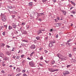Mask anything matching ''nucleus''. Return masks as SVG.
I'll list each match as a JSON object with an SVG mask.
<instances>
[{
    "label": "nucleus",
    "instance_id": "1",
    "mask_svg": "<svg viewBox=\"0 0 76 76\" xmlns=\"http://www.w3.org/2000/svg\"><path fill=\"white\" fill-rule=\"evenodd\" d=\"M1 18L3 22H5V21H6L7 18H6V15H5L4 14H2V13H1Z\"/></svg>",
    "mask_w": 76,
    "mask_h": 76
},
{
    "label": "nucleus",
    "instance_id": "2",
    "mask_svg": "<svg viewBox=\"0 0 76 76\" xmlns=\"http://www.w3.org/2000/svg\"><path fill=\"white\" fill-rule=\"evenodd\" d=\"M49 70L50 72H54L56 71H58V69H53V68H50L49 69Z\"/></svg>",
    "mask_w": 76,
    "mask_h": 76
},
{
    "label": "nucleus",
    "instance_id": "3",
    "mask_svg": "<svg viewBox=\"0 0 76 76\" xmlns=\"http://www.w3.org/2000/svg\"><path fill=\"white\" fill-rule=\"evenodd\" d=\"M55 43V41H52L49 44V47H52L53 46V44Z\"/></svg>",
    "mask_w": 76,
    "mask_h": 76
},
{
    "label": "nucleus",
    "instance_id": "4",
    "mask_svg": "<svg viewBox=\"0 0 76 76\" xmlns=\"http://www.w3.org/2000/svg\"><path fill=\"white\" fill-rule=\"evenodd\" d=\"M29 64L31 67H34L35 66V65H34V63L32 61L29 62Z\"/></svg>",
    "mask_w": 76,
    "mask_h": 76
},
{
    "label": "nucleus",
    "instance_id": "5",
    "mask_svg": "<svg viewBox=\"0 0 76 76\" xmlns=\"http://www.w3.org/2000/svg\"><path fill=\"white\" fill-rule=\"evenodd\" d=\"M35 45H32L30 47V49L31 50H34L35 48Z\"/></svg>",
    "mask_w": 76,
    "mask_h": 76
},
{
    "label": "nucleus",
    "instance_id": "6",
    "mask_svg": "<svg viewBox=\"0 0 76 76\" xmlns=\"http://www.w3.org/2000/svg\"><path fill=\"white\" fill-rule=\"evenodd\" d=\"M12 26L13 28L15 29L16 28V27H17V25L14 23H12Z\"/></svg>",
    "mask_w": 76,
    "mask_h": 76
},
{
    "label": "nucleus",
    "instance_id": "7",
    "mask_svg": "<svg viewBox=\"0 0 76 76\" xmlns=\"http://www.w3.org/2000/svg\"><path fill=\"white\" fill-rule=\"evenodd\" d=\"M70 73V72L68 71H65L63 72V74L64 76H66V75H67L68 74H69Z\"/></svg>",
    "mask_w": 76,
    "mask_h": 76
},
{
    "label": "nucleus",
    "instance_id": "8",
    "mask_svg": "<svg viewBox=\"0 0 76 76\" xmlns=\"http://www.w3.org/2000/svg\"><path fill=\"white\" fill-rule=\"evenodd\" d=\"M16 70L17 72L18 73H20V72L21 71V70L19 68H17V69H16Z\"/></svg>",
    "mask_w": 76,
    "mask_h": 76
},
{
    "label": "nucleus",
    "instance_id": "9",
    "mask_svg": "<svg viewBox=\"0 0 76 76\" xmlns=\"http://www.w3.org/2000/svg\"><path fill=\"white\" fill-rule=\"evenodd\" d=\"M7 55H8V56H9V55H10L11 54V52L10 51H7L5 53Z\"/></svg>",
    "mask_w": 76,
    "mask_h": 76
},
{
    "label": "nucleus",
    "instance_id": "10",
    "mask_svg": "<svg viewBox=\"0 0 76 76\" xmlns=\"http://www.w3.org/2000/svg\"><path fill=\"white\" fill-rule=\"evenodd\" d=\"M61 12L63 13V14L64 15H66V11L64 10H62Z\"/></svg>",
    "mask_w": 76,
    "mask_h": 76
},
{
    "label": "nucleus",
    "instance_id": "11",
    "mask_svg": "<svg viewBox=\"0 0 76 76\" xmlns=\"http://www.w3.org/2000/svg\"><path fill=\"white\" fill-rule=\"evenodd\" d=\"M72 13H73L74 15H75L76 13V10H73L72 11Z\"/></svg>",
    "mask_w": 76,
    "mask_h": 76
},
{
    "label": "nucleus",
    "instance_id": "12",
    "mask_svg": "<svg viewBox=\"0 0 76 76\" xmlns=\"http://www.w3.org/2000/svg\"><path fill=\"white\" fill-rule=\"evenodd\" d=\"M13 29V27H12V26H9L8 29L9 30H11V29Z\"/></svg>",
    "mask_w": 76,
    "mask_h": 76
},
{
    "label": "nucleus",
    "instance_id": "13",
    "mask_svg": "<svg viewBox=\"0 0 76 76\" xmlns=\"http://www.w3.org/2000/svg\"><path fill=\"white\" fill-rule=\"evenodd\" d=\"M22 41L23 42H28V40L26 39L22 40Z\"/></svg>",
    "mask_w": 76,
    "mask_h": 76
},
{
    "label": "nucleus",
    "instance_id": "14",
    "mask_svg": "<svg viewBox=\"0 0 76 76\" xmlns=\"http://www.w3.org/2000/svg\"><path fill=\"white\" fill-rule=\"evenodd\" d=\"M34 53H35V52L34 51L33 52L31 53L30 54V57H32V55H33V54H34Z\"/></svg>",
    "mask_w": 76,
    "mask_h": 76
},
{
    "label": "nucleus",
    "instance_id": "15",
    "mask_svg": "<svg viewBox=\"0 0 76 76\" xmlns=\"http://www.w3.org/2000/svg\"><path fill=\"white\" fill-rule=\"evenodd\" d=\"M28 5H29V6H32V2H30L28 4Z\"/></svg>",
    "mask_w": 76,
    "mask_h": 76
},
{
    "label": "nucleus",
    "instance_id": "16",
    "mask_svg": "<svg viewBox=\"0 0 76 76\" xmlns=\"http://www.w3.org/2000/svg\"><path fill=\"white\" fill-rule=\"evenodd\" d=\"M41 33H42V31L40 30H39L37 34L38 35H39V34H41Z\"/></svg>",
    "mask_w": 76,
    "mask_h": 76
},
{
    "label": "nucleus",
    "instance_id": "17",
    "mask_svg": "<svg viewBox=\"0 0 76 76\" xmlns=\"http://www.w3.org/2000/svg\"><path fill=\"white\" fill-rule=\"evenodd\" d=\"M55 63V61H52L51 62V64H54Z\"/></svg>",
    "mask_w": 76,
    "mask_h": 76
},
{
    "label": "nucleus",
    "instance_id": "18",
    "mask_svg": "<svg viewBox=\"0 0 76 76\" xmlns=\"http://www.w3.org/2000/svg\"><path fill=\"white\" fill-rule=\"evenodd\" d=\"M36 38L37 39V40H38L40 38V37H39V36H38V37H36Z\"/></svg>",
    "mask_w": 76,
    "mask_h": 76
},
{
    "label": "nucleus",
    "instance_id": "19",
    "mask_svg": "<svg viewBox=\"0 0 76 76\" xmlns=\"http://www.w3.org/2000/svg\"><path fill=\"white\" fill-rule=\"evenodd\" d=\"M2 34H3V35L4 36L5 35H6V32L5 31Z\"/></svg>",
    "mask_w": 76,
    "mask_h": 76
},
{
    "label": "nucleus",
    "instance_id": "20",
    "mask_svg": "<svg viewBox=\"0 0 76 76\" xmlns=\"http://www.w3.org/2000/svg\"><path fill=\"white\" fill-rule=\"evenodd\" d=\"M72 4H73V6H75L76 5V4H75V2H73L72 3Z\"/></svg>",
    "mask_w": 76,
    "mask_h": 76
},
{
    "label": "nucleus",
    "instance_id": "21",
    "mask_svg": "<svg viewBox=\"0 0 76 76\" xmlns=\"http://www.w3.org/2000/svg\"><path fill=\"white\" fill-rule=\"evenodd\" d=\"M1 45L2 47H4V46H5V44H4V43H2L1 44Z\"/></svg>",
    "mask_w": 76,
    "mask_h": 76
},
{
    "label": "nucleus",
    "instance_id": "22",
    "mask_svg": "<svg viewBox=\"0 0 76 76\" xmlns=\"http://www.w3.org/2000/svg\"><path fill=\"white\" fill-rule=\"evenodd\" d=\"M42 15H44V14H43V13H40V15H39V16H42Z\"/></svg>",
    "mask_w": 76,
    "mask_h": 76
},
{
    "label": "nucleus",
    "instance_id": "23",
    "mask_svg": "<svg viewBox=\"0 0 76 76\" xmlns=\"http://www.w3.org/2000/svg\"><path fill=\"white\" fill-rule=\"evenodd\" d=\"M72 40V39H69L68 41H67V42H70V41H71Z\"/></svg>",
    "mask_w": 76,
    "mask_h": 76
},
{
    "label": "nucleus",
    "instance_id": "24",
    "mask_svg": "<svg viewBox=\"0 0 76 76\" xmlns=\"http://www.w3.org/2000/svg\"><path fill=\"white\" fill-rule=\"evenodd\" d=\"M47 1V0H42V1L43 2V3L45 2V1Z\"/></svg>",
    "mask_w": 76,
    "mask_h": 76
},
{
    "label": "nucleus",
    "instance_id": "25",
    "mask_svg": "<svg viewBox=\"0 0 76 76\" xmlns=\"http://www.w3.org/2000/svg\"><path fill=\"white\" fill-rule=\"evenodd\" d=\"M54 20L56 22H58V20H57V19H55Z\"/></svg>",
    "mask_w": 76,
    "mask_h": 76
},
{
    "label": "nucleus",
    "instance_id": "26",
    "mask_svg": "<svg viewBox=\"0 0 76 76\" xmlns=\"http://www.w3.org/2000/svg\"><path fill=\"white\" fill-rule=\"evenodd\" d=\"M8 8L9 9H12V7L10 6H9L8 7Z\"/></svg>",
    "mask_w": 76,
    "mask_h": 76
},
{
    "label": "nucleus",
    "instance_id": "27",
    "mask_svg": "<svg viewBox=\"0 0 76 76\" xmlns=\"http://www.w3.org/2000/svg\"><path fill=\"white\" fill-rule=\"evenodd\" d=\"M19 58H20V56H17V57H16L17 59H19Z\"/></svg>",
    "mask_w": 76,
    "mask_h": 76
},
{
    "label": "nucleus",
    "instance_id": "28",
    "mask_svg": "<svg viewBox=\"0 0 76 76\" xmlns=\"http://www.w3.org/2000/svg\"><path fill=\"white\" fill-rule=\"evenodd\" d=\"M24 56L25 55H22L21 56V58H23V57H24Z\"/></svg>",
    "mask_w": 76,
    "mask_h": 76
},
{
    "label": "nucleus",
    "instance_id": "29",
    "mask_svg": "<svg viewBox=\"0 0 76 76\" xmlns=\"http://www.w3.org/2000/svg\"><path fill=\"white\" fill-rule=\"evenodd\" d=\"M1 72L2 73H4V74L5 73V72H4V71H3V70H2L1 71Z\"/></svg>",
    "mask_w": 76,
    "mask_h": 76
},
{
    "label": "nucleus",
    "instance_id": "30",
    "mask_svg": "<svg viewBox=\"0 0 76 76\" xmlns=\"http://www.w3.org/2000/svg\"><path fill=\"white\" fill-rule=\"evenodd\" d=\"M25 23L23 22L22 23V25H25Z\"/></svg>",
    "mask_w": 76,
    "mask_h": 76
},
{
    "label": "nucleus",
    "instance_id": "31",
    "mask_svg": "<svg viewBox=\"0 0 76 76\" xmlns=\"http://www.w3.org/2000/svg\"><path fill=\"white\" fill-rule=\"evenodd\" d=\"M69 57H71L72 56V54H69Z\"/></svg>",
    "mask_w": 76,
    "mask_h": 76
},
{
    "label": "nucleus",
    "instance_id": "32",
    "mask_svg": "<svg viewBox=\"0 0 76 76\" xmlns=\"http://www.w3.org/2000/svg\"><path fill=\"white\" fill-rule=\"evenodd\" d=\"M25 70H23L22 71V73H25Z\"/></svg>",
    "mask_w": 76,
    "mask_h": 76
},
{
    "label": "nucleus",
    "instance_id": "33",
    "mask_svg": "<svg viewBox=\"0 0 76 76\" xmlns=\"http://www.w3.org/2000/svg\"><path fill=\"white\" fill-rule=\"evenodd\" d=\"M44 51L45 53H48V51L46 50H45Z\"/></svg>",
    "mask_w": 76,
    "mask_h": 76
},
{
    "label": "nucleus",
    "instance_id": "34",
    "mask_svg": "<svg viewBox=\"0 0 76 76\" xmlns=\"http://www.w3.org/2000/svg\"><path fill=\"white\" fill-rule=\"evenodd\" d=\"M6 47H7V48H10V46L8 45H7L6 46Z\"/></svg>",
    "mask_w": 76,
    "mask_h": 76
},
{
    "label": "nucleus",
    "instance_id": "35",
    "mask_svg": "<svg viewBox=\"0 0 76 76\" xmlns=\"http://www.w3.org/2000/svg\"><path fill=\"white\" fill-rule=\"evenodd\" d=\"M26 61L25 60H24L22 61V63H26Z\"/></svg>",
    "mask_w": 76,
    "mask_h": 76
},
{
    "label": "nucleus",
    "instance_id": "36",
    "mask_svg": "<svg viewBox=\"0 0 76 76\" xmlns=\"http://www.w3.org/2000/svg\"><path fill=\"white\" fill-rule=\"evenodd\" d=\"M20 75V73L16 75V76H19Z\"/></svg>",
    "mask_w": 76,
    "mask_h": 76
},
{
    "label": "nucleus",
    "instance_id": "37",
    "mask_svg": "<svg viewBox=\"0 0 76 76\" xmlns=\"http://www.w3.org/2000/svg\"><path fill=\"white\" fill-rule=\"evenodd\" d=\"M35 15H36L37 16H38V13L36 12L35 13Z\"/></svg>",
    "mask_w": 76,
    "mask_h": 76
},
{
    "label": "nucleus",
    "instance_id": "38",
    "mask_svg": "<svg viewBox=\"0 0 76 76\" xmlns=\"http://www.w3.org/2000/svg\"><path fill=\"white\" fill-rule=\"evenodd\" d=\"M26 27L27 28H29V25H27L26 26Z\"/></svg>",
    "mask_w": 76,
    "mask_h": 76
},
{
    "label": "nucleus",
    "instance_id": "39",
    "mask_svg": "<svg viewBox=\"0 0 76 76\" xmlns=\"http://www.w3.org/2000/svg\"><path fill=\"white\" fill-rule=\"evenodd\" d=\"M70 66V65H68L67 66V68H69V67Z\"/></svg>",
    "mask_w": 76,
    "mask_h": 76
},
{
    "label": "nucleus",
    "instance_id": "40",
    "mask_svg": "<svg viewBox=\"0 0 76 76\" xmlns=\"http://www.w3.org/2000/svg\"><path fill=\"white\" fill-rule=\"evenodd\" d=\"M23 76H27V75L25 74H23Z\"/></svg>",
    "mask_w": 76,
    "mask_h": 76
},
{
    "label": "nucleus",
    "instance_id": "41",
    "mask_svg": "<svg viewBox=\"0 0 76 76\" xmlns=\"http://www.w3.org/2000/svg\"><path fill=\"white\" fill-rule=\"evenodd\" d=\"M39 66H43V65H42L41 64H39Z\"/></svg>",
    "mask_w": 76,
    "mask_h": 76
},
{
    "label": "nucleus",
    "instance_id": "42",
    "mask_svg": "<svg viewBox=\"0 0 76 76\" xmlns=\"http://www.w3.org/2000/svg\"><path fill=\"white\" fill-rule=\"evenodd\" d=\"M2 56H4V55L3 53H1V57H2Z\"/></svg>",
    "mask_w": 76,
    "mask_h": 76
},
{
    "label": "nucleus",
    "instance_id": "43",
    "mask_svg": "<svg viewBox=\"0 0 76 76\" xmlns=\"http://www.w3.org/2000/svg\"><path fill=\"white\" fill-rule=\"evenodd\" d=\"M4 27H5V28H7V25H4Z\"/></svg>",
    "mask_w": 76,
    "mask_h": 76
},
{
    "label": "nucleus",
    "instance_id": "44",
    "mask_svg": "<svg viewBox=\"0 0 76 76\" xmlns=\"http://www.w3.org/2000/svg\"><path fill=\"white\" fill-rule=\"evenodd\" d=\"M21 45H22V46H24L25 44L23 43H22L21 44Z\"/></svg>",
    "mask_w": 76,
    "mask_h": 76
},
{
    "label": "nucleus",
    "instance_id": "45",
    "mask_svg": "<svg viewBox=\"0 0 76 76\" xmlns=\"http://www.w3.org/2000/svg\"><path fill=\"white\" fill-rule=\"evenodd\" d=\"M60 54H58V57L59 58H60Z\"/></svg>",
    "mask_w": 76,
    "mask_h": 76
},
{
    "label": "nucleus",
    "instance_id": "46",
    "mask_svg": "<svg viewBox=\"0 0 76 76\" xmlns=\"http://www.w3.org/2000/svg\"><path fill=\"white\" fill-rule=\"evenodd\" d=\"M53 67H57L56 65H53L52 66Z\"/></svg>",
    "mask_w": 76,
    "mask_h": 76
},
{
    "label": "nucleus",
    "instance_id": "47",
    "mask_svg": "<svg viewBox=\"0 0 76 76\" xmlns=\"http://www.w3.org/2000/svg\"><path fill=\"white\" fill-rule=\"evenodd\" d=\"M58 34H57L56 36V38H58Z\"/></svg>",
    "mask_w": 76,
    "mask_h": 76
},
{
    "label": "nucleus",
    "instance_id": "48",
    "mask_svg": "<svg viewBox=\"0 0 76 76\" xmlns=\"http://www.w3.org/2000/svg\"><path fill=\"white\" fill-rule=\"evenodd\" d=\"M27 58L28 59V60H31V59L29 57H28Z\"/></svg>",
    "mask_w": 76,
    "mask_h": 76
},
{
    "label": "nucleus",
    "instance_id": "49",
    "mask_svg": "<svg viewBox=\"0 0 76 76\" xmlns=\"http://www.w3.org/2000/svg\"><path fill=\"white\" fill-rule=\"evenodd\" d=\"M2 65L3 66H5V65H6V64H2Z\"/></svg>",
    "mask_w": 76,
    "mask_h": 76
},
{
    "label": "nucleus",
    "instance_id": "50",
    "mask_svg": "<svg viewBox=\"0 0 76 76\" xmlns=\"http://www.w3.org/2000/svg\"><path fill=\"white\" fill-rule=\"evenodd\" d=\"M53 2H54V3H55L56 1V0H53Z\"/></svg>",
    "mask_w": 76,
    "mask_h": 76
},
{
    "label": "nucleus",
    "instance_id": "51",
    "mask_svg": "<svg viewBox=\"0 0 76 76\" xmlns=\"http://www.w3.org/2000/svg\"><path fill=\"white\" fill-rule=\"evenodd\" d=\"M1 53H0V57H2V58H3V57L2 56H1Z\"/></svg>",
    "mask_w": 76,
    "mask_h": 76
},
{
    "label": "nucleus",
    "instance_id": "52",
    "mask_svg": "<svg viewBox=\"0 0 76 76\" xmlns=\"http://www.w3.org/2000/svg\"><path fill=\"white\" fill-rule=\"evenodd\" d=\"M57 19L58 20H60V18L59 17H57Z\"/></svg>",
    "mask_w": 76,
    "mask_h": 76
},
{
    "label": "nucleus",
    "instance_id": "53",
    "mask_svg": "<svg viewBox=\"0 0 76 76\" xmlns=\"http://www.w3.org/2000/svg\"><path fill=\"white\" fill-rule=\"evenodd\" d=\"M40 60H43V57H42L41 58H40Z\"/></svg>",
    "mask_w": 76,
    "mask_h": 76
},
{
    "label": "nucleus",
    "instance_id": "54",
    "mask_svg": "<svg viewBox=\"0 0 76 76\" xmlns=\"http://www.w3.org/2000/svg\"><path fill=\"white\" fill-rule=\"evenodd\" d=\"M10 67H13V66H12V65H10V66H9Z\"/></svg>",
    "mask_w": 76,
    "mask_h": 76
},
{
    "label": "nucleus",
    "instance_id": "55",
    "mask_svg": "<svg viewBox=\"0 0 76 76\" xmlns=\"http://www.w3.org/2000/svg\"><path fill=\"white\" fill-rule=\"evenodd\" d=\"M13 58H16V56H14L13 57Z\"/></svg>",
    "mask_w": 76,
    "mask_h": 76
},
{
    "label": "nucleus",
    "instance_id": "56",
    "mask_svg": "<svg viewBox=\"0 0 76 76\" xmlns=\"http://www.w3.org/2000/svg\"><path fill=\"white\" fill-rule=\"evenodd\" d=\"M73 7H72L70 8V10H72V9H73Z\"/></svg>",
    "mask_w": 76,
    "mask_h": 76
},
{
    "label": "nucleus",
    "instance_id": "57",
    "mask_svg": "<svg viewBox=\"0 0 76 76\" xmlns=\"http://www.w3.org/2000/svg\"><path fill=\"white\" fill-rule=\"evenodd\" d=\"M39 50L40 51H41V50H42V48H40L39 49Z\"/></svg>",
    "mask_w": 76,
    "mask_h": 76
},
{
    "label": "nucleus",
    "instance_id": "58",
    "mask_svg": "<svg viewBox=\"0 0 76 76\" xmlns=\"http://www.w3.org/2000/svg\"><path fill=\"white\" fill-rule=\"evenodd\" d=\"M1 29H2V27H0V30H1Z\"/></svg>",
    "mask_w": 76,
    "mask_h": 76
},
{
    "label": "nucleus",
    "instance_id": "59",
    "mask_svg": "<svg viewBox=\"0 0 76 76\" xmlns=\"http://www.w3.org/2000/svg\"><path fill=\"white\" fill-rule=\"evenodd\" d=\"M15 69H16V67H14V70H15Z\"/></svg>",
    "mask_w": 76,
    "mask_h": 76
},
{
    "label": "nucleus",
    "instance_id": "60",
    "mask_svg": "<svg viewBox=\"0 0 76 76\" xmlns=\"http://www.w3.org/2000/svg\"><path fill=\"white\" fill-rule=\"evenodd\" d=\"M39 20V21H41V19H40Z\"/></svg>",
    "mask_w": 76,
    "mask_h": 76
},
{
    "label": "nucleus",
    "instance_id": "61",
    "mask_svg": "<svg viewBox=\"0 0 76 76\" xmlns=\"http://www.w3.org/2000/svg\"><path fill=\"white\" fill-rule=\"evenodd\" d=\"M13 12H14V13H16V12H15V11H13Z\"/></svg>",
    "mask_w": 76,
    "mask_h": 76
},
{
    "label": "nucleus",
    "instance_id": "62",
    "mask_svg": "<svg viewBox=\"0 0 76 76\" xmlns=\"http://www.w3.org/2000/svg\"><path fill=\"white\" fill-rule=\"evenodd\" d=\"M53 31V29H50V32H51V31Z\"/></svg>",
    "mask_w": 76,
    "mask_h": 76
},
{
    "label": "nucleus",
    "instance_id": "63",
    "mask_svg": "<svg viewBox=\"0 0 76 76\" xmlns=\"http://www.w3.org/2000/svg\"><path fill=\"white\" fill-rule=\"evenodd\" d=\"M70 16H72V17H73V15H71Z\"/></svg>",
    "mask_w": 76,
    "mask_h": 76
},
{
    "label": "nucleus",
    "instance_id": "64",
    "mask_svg": "<svg viewBox=\"0 0 76 76\" xmlns=\"http://www.w3.org/2000/svg\"><path fill=\"white\" fill-rule=\"evenodd\" d=\"M22 51V50H19V52H20V51Z\"/></svg>",
    "mask_w": 76,
    "mask_h": 76
}]
</instances>
